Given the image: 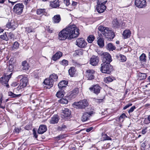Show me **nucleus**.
<instances>
[{
  "instance_id": "1",
  "label": "nucleus",
  "mask_w": 150,
  "mask_h": 150,
  "mask_svg": "<svg viewBox=\"0 0 150 150\" xmlns=\"http://www.w3.org/2000/svg\"><path fill=\"white\" fill-rule=\"evenodd\" d=\"M79 32V29L75 25H69L59 33V39L60 40H64L66 39L70 40L78 37Z\"/></svg>"
},
{
  "instance_id": "2",
  "label": "nucleus",
  "mask_w": 150,
  "mask_h": 150,
  "mask_svg": "<svg viewBox=\"0 0 150 150\" xmlns=\"http://www.w3.org/2000/svg\"><path fill=\"white\" fill-rule=\"evenodd\" d=\"M58 79L57 76L54 73L51 74L49 79H47L44 81V83L45 85H48L50 88L52 87L54 82L56 81Z\"/></svg>"
},
{
  "instance_id": "3",
  "label": "nucleus",
  "mask_w": 150,
  "mask_h": 150,
  "mask_svg": "<svg viewBox=\"0 0 150 150\" xmlns=\"http://www.w3.org/2000/svg\"><path fill=\"white\" fill-rule=\"evenodd\" d=\"M8 74V73L6 74L4 73L3 76L0 78V83L7 88L9 87L8 82L11 77L12 73H10L9 74Z\"/></svg>"
},
{
  "instance_id": "4",
  "label": "nucleus",
  "mask_w": 150,
  "mask_h": 150,
  "mask_svg": "<svg viewBox=\"0 0 150 150\" xmlns=\"http://www.w3.org/2000/svg\"><path fill=\"white\" fill-rule=\"evenodd\" d=\"M107 1L103 0H98L96 7V10L98 13H102L105 10L106 7L105 4Z\"/></svg>"
},
{
  "instance_id": "5",
  "label": "nucleus",
  "mask_w": 150,
  "mask_h": 150,
  "mask_svg": "<svg viewBox=\"0 0 150 150\" xmlns=\"http://www.w3.org/2000/svg\"><path fill=\"white\" fill-rule=\"evenodd\" d=\"M112 68L110 63L103 62L101 64L100 71L103 73L109 74L111 71Z\"/></svg>"
},
{
  "instance_id": "6",
  "label": "nucleus",
  "mask_w": 150,
  "mask_h": 150,
  "mask_svg": "<svg viewBox=\"0 0 150 150\" xmlns=\"http://www.w3.org/2000/svg\"><path fill=\"white\" fill-rule=\"evenodd\" d=\"M74 105L77 106L78 108L84 109L87 107L88 105V103L86 100L84 99L79 102H75Z\"/></svg>"
},
{
  "instance_id": "7",
  "label": "nucleus",
  "mask_w": 150,
  "mask_h": 150,
  "mask_svg": "<svg viewBox=\"0 0 150 150\" xmlns=\"http://www.w3.org/2000/svg\"><path fill=\"white\" fill-rule=\"evenodd\" d=\"M24 7L22 4H17L14 6L13 11L17 14H21L23 12Z\"/></svg>"
},
{
  "instance_id": "8",
  "label": "nucleus",
  "mask_w": 150,
  "mask_h": 150,
  "mask_svg": "<svg viewBox=\"0 0 150 150\" xmlns=\"http://www.w3.org/2000/svg\"><path fill=\"white\" fill-rule=\"evenodd\" d=\"M76 45L79 47L84 48L86 46L87 43L83 38H80L76 40Z\"/></svg>"
},
{
  "instance_id": "9",
  "label": "nucleus",
  "mask_w": 150,
  "mask_h": 150,
  "mask_svg": "<svg viewBox=\"0 0 150 150\" xmlns=\"http://www.w3.org/2000/svg\"><path fill=\"white\" fill-rule=\"evenodd\" d=\"M62 115L65 119H68L71 117V110L67 108H64L62 110Z\"/></svg>"
},
{
  "instance_id": "10",
  "label": "nucleus",
  "mask_w": 150,
  "mask_h": 150,
  "mask_svg": "<svg viewBox=\"0 0 150 150\" xmlns=\"http://www.w3.org/2000/svg\"><path fill=\"white\" fill-rule=\"evenodd\" d=\"M28 83V79L27 76H24L20 80V83L19 85L20 88H22L25 87Z\"/></svg>"
},
{
  "instance_id": "11",
  "label": "nucleus",
  "mask_w": 150,
  "mask_h": 150,
  "mask_svg": "<svg viewBox=\"0 0 150 150\" xmlns=\"http://www.w3.org/2000/svg\"><path fill=\"white\" fill-rule=\"evenodd\" d=\"M135 4L139 8H142L146 6V0H135Z\"/></svg>"
},
{
  "instance_id": "12",
  "label": "nucleus",
  "mask_w": 150,
  "mask_h": 150,
  "mask_svg": "<svg viewBox=\"0 0 150 150\" xmlns=\"http://www.w3.org/2000/svg\"><path fill=\"white\" fill-rule=\"evenodd\" d=\"M102 58L103 62L110 63L112 61L110 55L108 52H105L103 53Z\"/></svg>"
},
{
  "instance_id": "13",
  "label": "nucleus",
  "mask_w": 150,
  "mask_h": 150,
  "mask_svg": "<svg viewBox=\"0 0 150 150\" xmlns=\"http://www.w3.org/2000/svg\"><path fill=\"white\" fill-rule=\"evenodd\" d=\"M95 71L93 69H88L86 71V76L88 80H91L94 78Z\"/></svg>"
},
{
  "instance_id": "14",
  "label": "nucleus",
  "mask_w": 150,
  "mask_h": 150,
  "mask_svg": "<svg viewBox=\"0 0 150 150\" xmlns=\"http://www.w3.org/2000/svg\"><path fill=\"white\" fill-rule=\"evenodd\" d=\"M93 113V111H91L89 112H86L84 113L81 117L82 121L85 122L89 120L91 116Z\"/></svg>"
},
{
  "instance_id": "15",
  "label": "nucleus",
  "mask_w": 150,
  "mask_h": 150,
  "mask_svg": "<svg viewBox=\"0 0 150 150\" xmlns=\"http://www.w3.org/2000/svg\"><path fill=\"white\" fill-rule=\"evenodd\" d=\"M100 87L98 85H95L89 88L91 91L93 92L96 94H98L100 93Z\"/></svg>"
},
{
  "instance_id": "16",
  "label": "nucleus",
  "mask_w": 150,
  "mask_h": 150,
  "mask_svg": "<svg viewBox=\"0 0 150 150\" xmlns=\"http://www.w3.org/2000/svg\"><path fill=\"white\" fill-rule=\"evenodd\" d=\"M99 61V57L98 56L93 55L90 59V63L93 66H96L98 64Z\"/></svg>"
},
{
  "instance_id": "17",
  "label": "nucleus",
  "mask_w": 150,
  "mask_h": 150,
  "mask_svg": "<svg viewBox=\"0 0 150 150\" xmlns=\"http://www.w3.org/2000/svg\"><path fill=\"white\" fill-rule=\"evenodd\" d=\"M47 130V128L45 125H41L39 127L38 132L39 134H42L46 132Z\"/></svg>"
},
{
  "instance_id": "18",
  "label": "nucleus",
  "mask_w": 150,
  "mask_h": 150,
  "mask_svg": "<svg viewBox=\"0 0 150 150\" xmlns=\"http://www.w3.org/2000/svg\"><path fill=\"white\" fill-rule=\"evenodd\" d=\"M61 4V2L59 0H55L54 1H50V6L54 8L59 7Z\"/></svg>"
},
{
  "instance_id": "19",
  "label": "nucleus",
  "mask_w": 150,
  "mask_h": 150,
  "mask_svg": "<svg viewBox=\"0 0 150 150\" xmlns=\"http://www.w3.org/2000/svg\"><path fill=\"white\" fill-rule=\"evenodd\" d=\"M59 119V116L57 115H54L50 120V123L52 124L57 123Z\"/></svg>"
},
{
  "instance_id": "20",
  "label": "nucleus",
  "mask_w": 150,
  "mask_h": 150,
  "mask_svg": "<svg viewBox=\"0 0 150 150\" xmlns=\"http://www.w3.org/2000/svg\"><path fill=\"white\" fill-rule=\"evenodd\" d=\"M68 84L67 81L63 80L60 81L58 84V86L60 89H64L66 87Z\"/></svg>"
},
{
  "instance_id": "21",
  "label": "nucleus",
  "mask_w": 150,
  "mask_h": 150,
  "mask_svg": "<svg viewBox=\"0 0 150 150\" xmlns=\"http://www.w3.org/2000/svg\"><path fill=\"white\" fill-rule=\"evenodd\" d=\"M53 23H58L61 20V18L59 15H57L54 16L52 18Z\"/></svg>"
},
{
  "instance_id": "22",
  "label": "nucleus",
  "mask_w": 150,
  "mask_h": 150,
  "mask_svg": "<svg viewBox=\"0 0 150 150\" xmlns=\"http://www.w3.org/2000/svg\"><path fill=\"white\" fill-rule=\"evenodd\" d=\"M62 56V53L60 52H56L52 57V59L54 61H56L59 59Z\"/></svg>"
},
{
  "instance_id": "23",
  "label": "nucleus",
  "mask_w": 150,
  "mask_h": 150,
  "mask_svg": "<svg viewBox=\"0 0 150 150\" xmlns=\"http://www.w3.org/2000/svg\"><path fill=\"white\" fill-rule=\"evenodd\" d=\"M116 57L120 62H124L126 61V57L123 55L119 54L116 55Z\"/></svg>"
},
{
  "instance_id": "24",
  "label": "nucleus",
  "mask_w": 150,
  "mask_h": 150,
  "mask_svg": "<svg viewBox=\"0 0 150 150\" xmlns=\"http://www.w3.org/2000/svg\"><path fill=\"white\" fill-rule=\"evenodd\" d=\"M131 32L129 30H125L123 32L122 35L125 39L129 38L131 35Z\"/></svg>"
},
{
  "instance_id": "25",
  "label": "nucleus",
  "mask_w": 150,
  "mask_h": 150,
  "mask_svg": "<svg viewBox=\"0 0 150 150\" xmlns=\"http://www.w3.org/2000/svg\"><path fill=\"white\" fill-rule=\"evenodd\" d=\"M105 36L107 38L110 39V40L112 39L115 37V35L113 32L111 30H110Z\"/></svg>"
},
{
  "instance_id": "26",
  "label": "nucleus",
  "mask_w": 150,
  "mask_h": 150,
  "mask_svg": "<svg viewBox=\"0 0 150 150\" xmlns=\"http://www.w3.org/2000/svg\"><path fill=\"white\" fill-rule=\"evenodd\" d=\"M76 70L74 67H71L69 70V73L71 77H73L75 75Z\"/></svg>"
},
{
  "instance_id": "27",
  "label": "nucleus",
  "mask_w": 150,
  "mask_h": 150,
  "mask_svg": "<svg viewBox=\"0 0 150 150\" xmlns=\"http://www.w3.org/2000/svg\"><path fill=\"white\" fill-rule=\"evenodd\" d=\"M97 43L100 47H102L104 45V41L103 38L99 37L98 38Z\"/></svg>"
},
{
  "instance_id": "28",
  "label": "nucleus",
  "mask_w": 150,
  "mask_h": 150,
  "mask_svg": "<svg viewBox=\"0 0 150 150\" xmlns=\"http://www.w3.org/2000/svg\"><path fill=\"white\" fill-rule=\"evenodd\" d=\"M106 48L109 51H112L116 49L115 47L111 43H109L106 46Z\"/></svg>"
},
{
  "instance_id": "29",
  "label": "nucleus",
  "mask_w": 150,
  "mask_h": 150,
  "mask_svg": "<svg viewBox=\"0 0 150 150\" xmlns=\"http://www.w3.org/2000/svg\"><path fill=\"white\" fill-rule=\"evenodd\" d=\"M22 65L23 67L22 69L23 70H28L29 67L28 63L26 61H24L22 63Z\"/></svg>"
},
{
  "instance_id": "30",
  "label": "nucleus",
  "mask_w": 150,
  "mask_h": 150,
  "mask_svg": "<svg viewBox=\"0 0 150 150\" xmlns=\"http://www.w3.org/2000/svg\"><path fill=\"white\" fill-rule=\"evenodd\" d=\"M112 23L114 27L117 28L120 26L119 22L117 18L114 19Z\"/></svg>"
},
{
  "instance_id": "31",
  "label": "nucleus",
  "mask_w": 150,
  "mask_h": 150,
  "mask_svg": "<svg viewBox=\"0 0 150 150\" xmlns=\"http://www.w3.org/2000/svg\"><path fill=\"white\" fill-rule=\"evenodd\" d=\"M79 91V88H76L72 91L71 94V96L73 98H75L76 96V95L78 94Z\"/></svg>"
},
{
  "instance_id": "32",
  "label": "nucleus",
  "mask_w": 150,
  "mask_h": 150,
  "mask_svg": "<svg viewBox=\"0 0 150 150\" xmlns=\"http://www.w3.org/2000/svg\"><path fill=\"white\" fill-rule=\"evenodd\" d=\"M37 14L38 15H43L45 13V9H37L36 11Z\"/></svg>"
},
{
  "instance_id": "33",
  "label": "nucleus",
  "mask_w": 150,
  "mask_h": 150,
  "mask_svg": "<svg viewBox=\"0 0 150 150\" xmlns=\"http://www.w3.org/2000/svg\"><path fill=\"white\" fill-rule=\"evenodd\" d=\"M6 26L7 28H11L12 30H14L16 28V27L13 25H12V23H8L6 25Z\"/></svg>"
},
{
  "instance_id": "34",
  "label": "nucleus",
  "mask_w": 150,
  "mask_h": 150,
  "mask_svg": "<svg viewBox=\"0 0 150 150\" xmlns=\"http://www.w3.org/2000/svg\"><path fill=\"white\" fill-rule=\"evenodd\" d=\"M8 96H10L11 98H16L20 96L21 94L16 95L13 93L11 92H8Z\"/></svg>"
},
{
  "instance_id": "35",
  "label": "nucleus",
  "mask_w": 150,
  "mask_h": 150,
  "mask_svg": "<svg viewBox=\"0 0 150 150\" xmlns=\"http://www.w3.org/2000/svg\"><path fill=\"white\" fill-rule=\"evenodd\" d=\"M94 36L92 35H90L88 37L87 40L89 43H91L94 40Z\"/></svg>"
},
{
  "instance_id": "36",
  "label": "nucleus",
  "mask_w": 150,
  "mask_h": 150,
  "mask_svg": "<svg viewBox=\"0 0 150 150\" xmlns=\"http://www.w3.org/2000/svg\"><path fill=\"white\" fill-rule=\"evenodd\" d=\"M104 81L105 83H109L112 81L113 79L111 77L109 76L104 78Z\"/></svg>"
},
{
  "instance_id": "37",
  "label": "nucleus",
  "mask_w": 150,
  "mask_h": 150,
  "mask_svg": "<svg viewBox=\"0 0 150 150\" xmlns=\"http://www.w3.org/2000/svg\"><path fill=\"white\" fill-rule=\"evenodd\" d=\"M64 92L62 91H59L57 92L56 94V96L58 98L62 97L64 96Z\"/></svg>"
},
{
  "instance_id": "38",
  "label": "nucleus",
  "mask_w": 150,
  "mask_h": 150,
  "mask_svg": "<svg viewBox=\"0 0 150 150\" xmlns=\"http://www.w3.org/2000/svg\"><path fill=\"white\" fill-rule=\"evenodd\" d=\"M127 117V116L125 113H122L119 117V119L120 122H122L124 121V119L126 118Z\"/></svg>"
},
{
  "instance_id": "39",
  "label": "nucleus",
  "mask_w": 150,
  "mask_h": 150,
  "mask_svg": "<svg viewBox=\"0 0 150 150\" xmlns=\"http://www.w3.org/2000/svg\"><path fill=\"white\" fill-rule=\"evenodd\" d=\"M68 61L65 59H63L60 62V64L64 66H66L68 64Z\"/></svg>"
},
{
  "instance_id": "40",
  "label": "nucleus",
  "mask_w": 150,
  "mask_h": 150,
  "mask_svg": "<svg viewBox=\"0 0 150 150\" xmlns=\"http://www.w3.org/2000/svg\"><path fill=\"white\" fill-rule=\"evenodd\" d=\"M146 77V75L145 73H142L139 74V78L141 80L145 79Z\"/></svg>"
},
{
  "instance_id": "41",
  "label": "nucleus",
  "mask_w": 150,
  "mask_h": 150,
  "mask_svg": "<svg viewBox=\"0 0 150 150\" xmlns=\"http://www.w3.org/2000/svg\"><path fill=\"white\" fill-rule=\"evenodd\" d=\"M19 44L17 42H15L13 43V46L12 47V49L14 50L15 49H17L19 47Z\"/></svg>"
},
{
  "instance_id": "42",
  "label": "nucleus",
  "mask_w": 150,
  "mask_h": 150,
  "mask_svg": "<svg viewBox=\"0 0 150 150\" xmlns=\"http://www.w3.org/2000/svg\"><path fill=\"white\" fill-rule=\"evenodd\" d=\"M146 56L145 54L144 53H143L139 57L140 60L143 62H145L146 60Z\"/></svg>"
},
{
  "instance_id": "43",
  "label": "nucleus",
  "mask_w": 150,
  "mask_h": 150,
  "mask_svg": "<svg viewBox=\"0 0 150 150\" xmlns=\"http://www.w3.org/2000/svg\"><path fill=\"white\" fill-rule=\"evenodd\" d=\"M83 50L80 49L76 51L75 53L77 55L80 56L83 54Z\"/></svg>"
},
{
  "instance_id": "44",
  "label": "nucleus",
  "mask_w": 150,
  "mask_h": 150,
  "mask_svg": "<svg viewBox=\"0 0 150 150\" xmlns=\"http://www.w3.org/2000/svg\"><path fill=\"white\" fill-rule=\"evenodd\" d=\"M59 103L62 104H67L68 103V100L66 98H62L59 100Z\"/></svg>"
},
{
  "instance_id": "45",
  "label": "nucleus",
  "mask_w": 150,
  "mask_h": 150,
  "mask_svg": "<svg viewBox=\"0 0 150 150\" xmlns=\"http://www.w3.org/2000/svg\"><path fill=\"white\" fill-rule=\"evenodd\" d=\"M0 38L6 41H7L8 40V38L6 33H4L3 35H0Z\"/></svg>"
},
{
  "instance_id": "46",
  "label": "nucleus",
  "mask_w": 150,
  "mask_h": 150,
  "mask_svg": "<svg viewBox=\"0 0 150 150\" xmlns=\"http://www.w3.org/2000/svg\"><path fill=\"white\" fill-rule=\"evenodd\" d=\"M9 71L10 72L12 73V72L13 70V67L12 64H9L8 67Z\"/></svg>"
},
{
  "instance_id": "47",
  "label": "nucleus",
  "mask_w": 150,
  "mask_h": 150,
  "mask_svg": "<svg viewBox=\"0 0 150 150\" xmlns=\"http://www.w3.org/2000/svg\"><path fill=\"white\" fill-rule=\"evenodd\" d=\"M110 30H109L108 28H106L105 30H104V31H103V32L102 33V34L104 36H105L107 34V33H108Z\"/></svg>"
},
{
  "instance_id": "48",
  "label": "nucleus",
  "mask_w": 150,
  "mask_h": 150,
  "mask_svg": "<svg viewBox=\"0 0 150 150\" xmlns=\"http://www.w3.org/2000/svg\"><path fill=\"white\" fill-rule=\"evenodd\" d=\"M106 28L103 27V26H100L98 27V30L101 32V33L102 34V33L104 31V30Z\"/></svg>"
},
{
  "instance_id": "49",
  "label": "nucleus",
  "mask_w": 150,
  "mask_h": 150,
  "mask_svg": "<svg viewBox=\"0 0 150 150\" xmlns=\"http://www.w3.org/2000/svg\"><path fill=\"white\" fill-rule=\"evenodd\" d=\"M135 108H136L135 106H133L131 108H130L129 110L128 111V112L129 113L132 112H133L134 111V110Z\"/></svg>"
},
{
  "instance_id": "50",
  "label": "nucleus",
  "mask_w": 150,
  "mask_h": 150,
  "mask_svg": "<svg viewBox=\"0 0 150 150\" xmlns=\"http://www.w3.org/2000/svg\"><path fill=\"white\" fill-rule=\"evenodd\" d=\"M64 1L67 6H68L70 4L69 0H64Z\"/></svg>"
},
{
  "instance_id": "51",
  "label": "nucleus",
  "mask_w": 150,
  "mask_h": 150,
  "mask_svg": "<svg viewBox=\"0 0 150 150\" xmlns=\"http://www.w3.org/2000/svg\"><path fill=\"white\" fill-rule=\"evenodd\" d=\"M132 105V104L131 103H129V104H127L123 108V110H125L128 108L130 106H131Z\"/></svg>"
},
{
  "instance_id": "52",
  "label": "nucleus",
  "mask_w": 150,
  "mask_h": 150,
  "mask_svg": "<svg viewBox=\"0 0 150 150\" xmlns=\"http://www.w3.org/2000/svg\"><path fill=\"white\" fill-rule=\"evenodd\" d=\"M33 133L34 136L35 138H37L38 137V135L37 134V133L35 130L33 129Z\"/></svg>"
},
{
  "instance_id": "53",
  "label": "nucleus",
  "mask_w": 150,
  "mask_h": 150,
  "mask_svg": "<svg viewBox=\"0 0 150 150\" xmlns=\"http://www.w3.org/2000/svg\"><path fill=\"white\" fill-rule=\"evenodd\" d=\"M103 99H96L95 100V102L98 103H100L103 102Z\"/></svg>"
},
{
  "instance_id": "54",
  "label": "nucleus",
  "mask_w": 150,
  "mask_h": 150,
  "mask_svg": "<svg viewBox=\"0 0 150 150\" xmlns=\"http://www.w3.org/2000/svg\"><path fill=\"white\" fill-rule=\"evenodd\" d=\"M8 2L9 3H10L11 4L9 5V6H12L13 5H14L16 3L14 1H8Z\"/></svg>"
},
{
  "instance_id": "55",
  "label": "nucleus",
  "mask_w": 150,
  "mask_h": 150,
  "mask_svg": "<svg viewBox=\"0 0 150 150\" xmlns=\"http://www.w3.org/2000/svg\"><path fill=\"white\" fill-rule=\"evenodd\" d=\"M14 35L12 33H9L8 37L11 39H12L14 37Z\"/></svg>"
},
{
  "instance_id": "56",
  "label": "nucleus",
  "mask_w": 150,
  "mask_h": 150,
  "mask_svg": "<svg viewBox=\"0 0 150 150\" xmlns=\"http://www.w3.org/2000/svg\"><path fill=\"white\" fill-rule=\"evenodd\" d=\"M21 129L18 128H15L14 129V131L17 133H18L21 131Z\"/></svg>"
},
{
  "instance_id": "57",
  "label": "nucleus",
  "mask_w": 150,
  "mask_h": 150,
  "mask_svg": "<svg viewBox=\"0 0 150 150\" xmlns=\"http://www.w3.org/2000/svg\"><path fill=\"white\" fill-rule=\"evenodd\" d=\"M93 129V127H89L88 128L86 129V132H90Z\"/></svg>"
},
{
  "instance_id": "58",
  "label": "nucleus",
  "mask_w": 150,
  "mask_h": 150,
  "mask_svg": "<svg viewBox=\"0 0 150 150\" xmlns=\"http://www.w3.org/2000/svg\"><path fill=\"white\" fill-rule=\"evenodd\" d=\"M25 128L26 130H28L31 129V126L29 125H27L25 127Z\"/></svg>"
},
{
  "instance_id": "59",
  "label": "nucleus",
  "mask_w": 150,
  "mask_h": 150,
  "mask_svg": "<svg viewBox=\"0 0 150 150\" xmlns=\"http://www.w3.org/2000/svg\"><path fill=\"white\" fill-rule=\"evenodd\" d=\"M64 137L63 135H60L58 136L57 138L59 139H63Z\"/></svg>"
},
{
  "instance_id": "60",
  "label": "nucleus",
  "mask_w": 150,
  "mask_h": 150,
  "mask_svg": "<svg viewBox=\"0 0 150 150\" xmlns=\"http://www.w3.org/2000/svg\"><path fill=\"white\" fill-rule=\"evenodd\" d=\"M26 31L28 33H30L33 32L31 28H27L26 29Z\"/></svg>"
},
{
  "instance_id": "61",
  "label": "nucleus",
  "mask_w": 150,
  "mask_h": 150,
  "mask_svg": "<svg viewBox=\"0 0 150 150\" xmlns=\"http://www.w3.org/2000/svg\"><path fill=\"white\" fill-rule=\"evenodd\" d=\"M34 78H38L39 77L38 74H37V73L35 72L34 73Z\"/></svg>"
},
{
  "instance_id": "62",
  "label": "nucleus",
  "mask_w": 150,
  "mask_h": 150,
  "mask_svg": "<svg viewBox=\"0 0 150 150\" xmlns=\"http://www.w3.org/2000/svg\"><path fill=\"white\" fill-rule=\"evenodd\" d=\"M105 136H106V138L104 139V140H111L112 139L111 138H110V137L109 136H108L106 134H105Z\"/></svg>"
},
{
  "instance_id": "63",
  "label": "nucleus",
  "mask_w": 150,
  "mask_h": 150,
  "mask_svg": "<svg viewBox=\"0 0 150 150\" xmlns=\"http://www.w3.org/2000/svg\"><path fill=\"white\" fill-rule=\"evenodd\" d=\"M146 129H143L142 131V133L143 134H144L145 133H146Z\"/></svg>"
},
{
  "instance_id": "64",
  "label": "nucleus",
  "mask_w": 150,
  "mask_h": 150,
  "mask_svg": "<svg viewBox=\"0 0 150 150\" xmlns=\"http://www.w3.org/2000/svg\"><path fill=\"white\" fill-rule=\"evenodd\" d=\"M24 76H23V75H19V76H18L17 77V79H21V78H22L23 77H24Z\"/></svg>"
}]
</instances>
